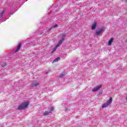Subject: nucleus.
Wrapping results in <instances>:
<instances>
[{
    "label": "nucleus",
    "mask_w": 127,
    "mask_h": 127,
    "mask_svg": "<svg viewBox=\"0 0 127 127\" xmlns=\"http://www.w3.org/2000/svg\"><path fill=\"white\" fill-rule=\"evenodd\" d=\"M125 2L127 3V0H126L125 1Z\"/></svg>",
    "instance_id": "f3484780"
},
{
    "label": "nucleus",
    "mask_w": 127,
    "mask_h": 127,
    "mask_svg": "<svg viewBox=\"0 0 127 127\" xmlns=\"http://www.w3.org/2000/svg\"><path fill=\"white\" fill-rule=\"evenodd\" d=\"M105 27H102L100 28L99 30L96 31L95 34V35H100V34H101V33H102L103 32V31H104V29Z\"/></svg>",
    "instance_id": "f03ea898"
},
{
    "label": "nucleus",
    "mask_w": 127,
    "mask_h": 127,
    "mask_svg": "<svg viewBox=\"0 0 127 127\" xmlns=\"http://www.w3.org/2000/svg\"><path fill=\"white\" fill-rule=\"evenodd\" d=\"M114 41V39L113 38H111L109 41L108 42V45L109 46H111V45H112V43H113V42Z\"/></svg>",
    "instance_id": "9d476101"
},
{
    "label": "nucleus",
    "mask_w": 127,
    "mask_h": 127,
    "mask_svg": "<svg viewBox=\"0 0 127 127\" xmlns=\"http://www.w3.org/2000/svg\"><path fill=\"white\" fill-rule=\"evenodd\" d=\"M29 102H25L20 104L18 107V110L21 111V110H25L28 107Z\"/></svg>",
    "instance_id": "f257e3e1"
},
{
    "label": "nucleus",
    "mask_w": 127,
    "mask_h": 127,
    "mask_svg": "<svg viewBox=\"0 0 127 127\" xmlns=\"http://www.w3.org/2000/svg\"><path fill=\"white\" fill-rule=\"evenodd\" d=\"M57 48H58V47H57V46H56L52 50V53H54V52H55V51H56V50L57 49Z\"/></svg>",
    "instance_id": "ddd939ff"
},
{
    "label": "nucleus",
    "mask_w": 127,
    "mask_h": 127,
    "mask_svg": "<svg viewBox=\"0 0 127 127\" xmlns=\"http://www.w3.org/2000/svg\"><path fill=\"white\" fill-rule=\"evenodd\" d=\"M65 76V73H62L60 75V77L62 78Z\"/></svg>",
    "instance_id": "4468645a"
},
{
    "label": "nucleus",
    "mask_w": 127,
    "mask_h": 127,
    "mask_svg": "<svg viewBox=\"0 0 127 127\" xmlns=\"http://www.w3.org/2000/svg\"><path fill=\"white\" fill-rule=\"evenodd\" d=\"M109 105L106 103H104V104L102 105V108L104 109V108H107Z\"/></svg>",
    "instance_id": "f8f14e48"
},
{
    "label": "nucleus",
    "mask_w": 127,
    "mask_h": 127,
    "mask_svg": "<svg viewBox=\"0 0 127 127\" xmlns=\"http://www.w3.org/2000/svg\"><path fill=\"white\" fill-rule=\"evenodd\" d=\"M64 40H65V39L64 38H63L61 41H60L58 44L57 45V47H59V46H60L62 44V43H63Z\"/></svg>",
    "instance_id": "39448f33"
},
{
    "label": "nucleus",
    "mask_w": 127,
    "mask_h": 127,
    "mask_svg": "<svg viewBox=\"0 0 127 127\" xmlns=\"http://www.w3.org/2000/svg\"><path fill=\"white\" fill-rule=\"evenodd\" d=\"M59 60H60V58H57L56 59H55L53 61V63H55L56 62H58Z\"/></svg>",
    "instance_id": "9b49d317"
},
{
    "label": "nucleus",
    "mask_w": 127,
    "mask_h": 127,
    "mask_svg": "<svg viewBox=\"0 0 127 127\" xmlns=\"http://www.w3.org/2000/svg\"><path fill=\"white\" fill-rule=\"evenodd\" d=\"M3 13H4V11L1 12V13L0 14V17H2V16L3 15Z\"/></svg>",
    "instance_id": "2eb2a0df"
},
{
    "label": "nucleus",
    "mask_w": 127,
    "mask_h": 127,
    "mask_svg": "<svg viewBox=\"0 0 127 127\" xmlns=\"http://www.w3.org/2000/svg\"><path fill=\"white\" fill-rule=\"evenodd\" d=\"M21 47V43L18 44L16 50L15 51V53L18 52L20 50V48Z\"/></svg>",
    "instance_id": "423d86ee"
},
{
    "label": "nucleus",
    "mask_w": 127,
    "mask_h": 127,
    "mask_svg": "<svg viewBox=\"0 0 127 127\" xmlns=\"http://www.w3.org/2000/svg\"><path fill=\"white\" fill-rule=\"evenodd\" d=\"M6 64H4V66H6Z\"/></svg>",
    "instance_id": "a211bd4d"
},
{
    "label": "nucleus",
    "mask_w": 127,
    "mask_h": 127,
    "mask_svg": "<svg viewBox=\"0 0 127 127\" xmlns=\"http://www.w3.org/2000/svg\"><path fill=\"white\" fill-rule=\"evenodd\" d=\"M113 101V98H112V97H111L109 100L107 101V102H106V103L109 105L111 104H112V102Z\"/></svg>",
    "instance_id": "1a4fd4ad"
},
{
    "label": "nucleus",
    "mask_w": 127,
    "mask_h": 127,
    "mask_svg": "<svg viewBox=\"0 0 127 127\" xmlns=\"http://www.w3.org/2000/svg\"><path fill=\"white\" fill-rule=\"evenodd\" d=\"M54 111V108H52L49 112L48 111H45L43 114L44 116H47L48 115H49L51 112H53Z\"/></svg>",
    "instance_id": "7ed1b4c3"
},
{
    "label": "nucleus",
    "mask_w": 127,
    "mask_h": 127,
    "mask_svg": "<svg viewBox=\"0 0 127 127\" xmlns=\"http://www.w3.org/2000/svg\"><path fill=\"white\" fill-rule=\"evenodd\" d=\"M101 88H102V85H100L97 87H96V88H95L94 89H93L92 90V92H97V91H99V90H100V89H101Z\"/></svg>",
    "instance_id": "20e7f679"
},
{
    "label": "nucleus",
    "mask_w": 127,
    "mask_h": 127,
    "mask_svg": "<svg viewBox=\"0 0 127 127\" xmlns=\"http://www.w3.org/2000/svg\"><path fill=\"white\" fill-rule=\"evenodd\" d=\"M57 27V25H55V26H54L53 27Z\"/></svg>",
    "instance_id": "dca6fc26"
},
{
    "label": "nucleus",
    "mask_w": 127,
    "mask_h": 127,
    "mask_svg": "<svg viewBox=\"0 0 127 127\" xmlns=\"http://www.w3.org/2000/svg\"><path fill=\"white\" fill-rule=\"evenodd\" d=\"M96 27H97V22H94V24L92 26L91 29L92 30H94L96 29Z\"/></svg>",
    "instance_id": "0eeeda50"
},
{
    "label": "nucleus",
    "mask_w": 127,
    "mask_h": 127,
    "mask_svg": "<svg viewBox=\"0 0 127 127\" xmlns=\"http://www.w3.org/2000/svg\"><path fill=\"white\" fill-rule=\"evenodd\" d=\"M39 83L38 82H32L31 86L32 87H36V86H38Z\"/></svg>",
    "instance_id": "6e6552de"
}]
</instances>
